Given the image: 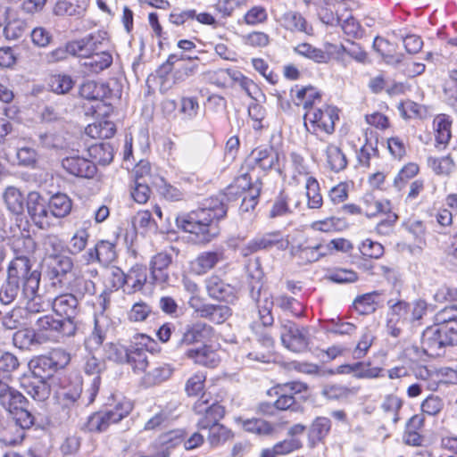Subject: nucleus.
Returning <instances> with one entry per match:
<instances>
[{
  "mask_svg": "<svg viewBox=\"0 0 457 457\" xmlns=\"http://www.w3.org/2000/svg\"><path fill=\"white\" fill-rule=\"evenodd\" d=\"M224 198H211L204 207L176 217L178 228L194 235L197 243H209L219 234L216 220L227 214Z\"/></svg>",
  "mask_w": 457,
  "mask_h": 457,
  "instance_id": "f257e3e1",
  "label": "nucleus"
},
{
  "mask_svg": "<svg viewBox=\"0 0 457 457\" xmlns=\"http://www.w3.org/2000/svg\"><path fill=\"white\" fill-rule=\"evenodd\" d=\"M41 274L37 270H31V262L26 255H16L10 262L7 278L22 286L21 293L24 297H33L39 288Z\"/></svg>",
  "mask_w": 457,
  "mask_h": 457,
  "instance_id": "f03ea898",
  "label": "nucleus"
},
{
  "mask_svg": "<svg viewBox=\"0 0 457 457\" xmlns=\"http://www.w3.org/2000/svg\"><path fill=\"white\" fill-rule=\"evenodd\" d=\"M100 378L92 379L90 387L82 395V382L78 380L62 388L59 394V403L62 409L68 410V415H77L78 409L89 405L95 401L99 391Z\"/></svg>",
  "mask_w": 457,
  "mask_h": 457,
  "instance_id": "7ed1b4c3",
  "label": "nucleus"
},
{
  "mask_svg": "<svg viewBox=\"0 0 457 457\" xmlns=\"http://www.w3.org/2000/svg\"><path fill=\"white\" fill-rule=\"evenodd\" d=\"M132 408V403L129 401H121L112 407L92 414L85 424V428L88 432H104L111 424L117 423L127 417Z\"/></svg>",
  "mask_w": 457,
  "mask_h": 457,
  "instance_id": "20e7f679",
  "label": "nucleus"
},
{
  "mask_svg": "<svg viewBox=\"0 0 457 457\" xmlns=\"http://www.w3.org/2000/svg\"><path fill=\"white\" fill-rule=\"evenodd\" d=\"M36 330L38 336H43L44 343L58 341L60 337H71L76 332V324L55 319L52 314L39 316L35 320Z\"/></svg>",
  "mask_w": 457,
  "mask_h": 457,
  "instance_id": "39448f33",
  "label": "nucleus"
},
{
  "mask_svg": "<svg viewBox=\"0 0 457 457\" xmlns=\"http://www.w3.org/2000/svg\"><path fill=\"white\" fill-rule=\"evenodd\" d=\"M193 410L197 417L195 425L199 430H206L220 423L225 415V408L216 401L211 402L205 394L195 403Z\"/></svg>",
  "mask_w": 457,
  "mask_h": 457,
  "instance_id": "423d86ee",
  "label": "nucleus"
},
{
  "mask_svg": "<svg viewBox=\"0 0 457 457\" xmlns=\"http://www.w3.org/2000/svg\"><path fill=\"white\" fill-rule=\"evenodd\" d=\"M457 345V334H450L436 325L428 327L421 336V347L429 356H438L446 345Z\"/></svg>",
  "mask_w": 457,
  "mask_h": 457,
  "instance_id": "0eeeda50",
  "label": "nucleus"
},
{
  "mask_svg": "<svg viewBox=\"0 0 457 457\" xmlns=\"http://www.w3.org/2000/svg\"><path fill=\"white\" fill-rule=\"evenodd\" d=\"M280 338L283 345L295 353H303L309 348V328L298 326L291 320H285L280 328Z\"/></svg>",
  "mask_w": 457,
  "mask_h": 457,
  "instance_id": "6e6552de",
  "label": "nucleus"
},
{
  "mask_svg": "<svg viewBox=\"0 0 457 457\" xmlns=\"http://www.w3.org/2000/svg\"><path fill=\"white\" fill-rule=\"evenodd\" d=\"M288 246V241L285 239L280 231H271L257 235L240 248V253L249 256L259 251H268L272 248L283 251Z\"/></svg>",
  "mask_w": 457,
  "mask_h": 457,
  "instance_id": "1a4fd4ad",
  "label": "nucleus"
},
{
  "mask_svg": "<svg viewBox=\"0 0 457 457\" xmlns=\"http://www.w3.org/2000/svg\"><path fill=\"white\" fill-rule=\"evenodd\" d=\"M154 341L145 334H137L133 345L128 349V357L125 362L129 364L135 372H145L148 367L149 345Z\"/></svg>",
  "mask_w": 457,
  "mask_h": 457,
  "instance_id": "9d476101",
  "label": "nucleus"
},
{
  "mask_svg": "<svg viewBox=\"0 0 457 457\" xmlns=\"http://www.w3.org/2000/svg\"><path fill=\"white\" fill-rule=\"evenodd\" d=\"M27 210L31 220L39 228H48L52 225L48 202L37 192H30L28 195Z\"/></svg>",
  "mask_w": 457,
  "mask_h": 457,
  "instance_id": "9b49d317",
  "label": "nucleus"
},
{
  "mask_svg": "<svg viewBox=\"0 0 457 457\" xmlns=\"http://www.w3.org/2000/svg\"><path fill=\"white\" fill-rule=\"evenodd\" d=\"M303 120L306 128V120H309L312 125L328 134H331L335 130V122L338 120L337 109L328 104H322L320 107L307 111Z\"/></svg>",
  "mask_w": 457,
  "mask_h": 457,
  "instance_id": "f8f14e48",
  "label": "nucleus"
},
{
  "mask_svg": "<svg viewBox=\"0 0 457 457\" xmlns=\"http://www.w3.org/2000/svg\"><path fill=\"white\" fill-rule=\"evenodd\" d=\"M106 36V32L96 31L80 39L69 42L70 54L86 59L99 49L104 41L107 39Z\"/></svg>",
  "mask_w": 457,
  "mask_h": 457,
  "instance_id": "ddd939ff",
  "label": "nucleus"
},
{
  "mask_svg": "<svg viewBox=\"0 0 457 457\" xmlns=\"http://www.w3.org/2000/svg\"><path fill=\"white\" fill-rule=\"evenodd\" d=\"M116 258L115 244L108 240H99L94 247L89 248L83 255L87 264L98 262L104 266L111 264Z\"/></svg>",
  "mask_w": 457,
  "mask_h": 457,
  "instance_id": "4468645a",
  "label": "nucleus"
},
{
  "mask_svg": "<svg viewBox=\"0 0 457 457\" xmlns=\"http://www.w3.org/2000/svg\"><path fill=\"white\" fill-rule=\"evenodd\" d=\"M21 386L30 397L38 402L48 399L51 394L48 379L37 371H32V375L24 377Z\"/></svg>",
  "mask_w": 457,
  "mask_h": 457,
  "instance_id": "2eb2a0df",
  "label": "nucleus"
},
{
  "mask_svg": "<svg viewBox=\"0 0 457 457\" xmlns=\"http://www.w3.org/2000/svg\"><path fill=\"white\" fill-rule=\"evenodd\" d=\"M52 307L54 312L62 317L63 321L76 324V317L79 313V299L73 294H64L55 297Z\"/></svg>",
  "mask_w": 457,
  "mask_h": 457,
  "instance_id": "dca6fc26",
  "label": "nucleus"
},
{
  "mask_svg": "<svg viewBox=\"0 0 457 457\" xmlns=\"http://www.w3.org/2000/svg\"><path fill=\"white\" fill-rule=\"evenodd\" d=\"M62 166L70 174L81 178H92L96 172V166L93 162L79 156L64 158Z\"/></svg>",
  "mask_w": 457,
  "mask_h": 457,
  "instance_id": "f3484780",
  "label": "nucleus"
},
{
  "mask_svg": "<svg viewBox=\"0 0 457 457\" xmlns=\"http://www.w3.org/2000/svg\"><path fill=\"white\" fill-rule=\"evenodd\" d=\"M213 336V328L206 323L197 321L187 325L182 337L178 342L179 345H191L197 342H204Z\"/></svg>",
  "mask_w": 457,
  "mask_h": 457,
  "instance_id": "a211bd4d",
  "label": "nucleus"
},
{
  "mask_svg": "<svg viewBox=\"0 0 457 457\" xmlns=\"http://www.w3.org/2000/svg\"><path fill=\"white\" fill-rule=\"evenodd\" d=\"M26 403L27 400L21 392L10 386L7 381L0 379V405L4 410L12 413Z\"/></svg>",
  "mask_w": 457,
  "mask_h": 457,
  "instance_id": "6ab92c4d",
  "label": "nucleus"
},
{
  "mask_svg": "<svg viewBox=\"0 0 457 457\" xmlns=\"http://www.w3.org/2000/svg\"><path fill=\"white\" fill-rule=\"evenodd\" d=\"M224 259L221 251H208L201 253L190 263L191 270L196 275H204L213 269Z\"/></svg>",
  "mask_w": 457,
  "mask_h": 457,
  "instance_id": "aec40b11",
  "label": "nucleus"
},
{
  "mask_svg": "<svg viewBox=\"0 0 457 457\" xmlns=\"http://www.w3.org/2000/svg\"><path fill=\"white\" fill-rule=\"evenodd\" d=\"M172 262V255L167 252H161L152 257L150 270L153 279L156 283H167L170 276L167 269Z\"/></svg>",
  "mask_w": 457,
  "mask_h": 457,
  "instance_id": "412c9836",
  "label": "nucleus"
},
{
  "mask_svg": "<svg viewBox=\"0 0 457 457\" xmlns=\"http://www.w3.org/2000/svg\"><path fill=\"white\" fill-rule=\"evenodd\" d=\"M382 369L371 367L370 363L358 361L353 364H344L337 367L338 374H353L356 378H376L381 376Z\"/></svg>",
  "mask_w": 457,
  "mask_h": 457,
  "instance_id": "4be33fe9",
  "label": "nucleus"
},
{
  "mask_svg": "<svg viewBox=\"0 0 457 457\" xmlns=\"http://www.w3.org/2000/svg\"><path fill=\"white\" fill-rule=\"evenodd\" d=\"M205 287L209 296L212 298L228 302L234 297V288L218 276L209 277L205 280Z\"/></svg>",
  "mask_w": 457,
  "mask_h": 457,
  "instance_id": "5701e85b",
  "label": "nucleus"
},
{
  "mask_svg": "<svg viewBox=\"0 0 457 457\" xmlns=\"http://www.w3.org/2000/svg\"><path fill=\"white\" fill-rule=\"evenodd\" d=\"M253 340L256 341L257 345H260L262 350L251 351L247 353V357L253 361L264 362L268 357L267 353H269L273 347L274 340L266 329L260 326L256 327Z\"/></svg>",
  "mask_w": 457,
  "mask_h": 457,
  "instance_id": "b1692460",
  "label": "nucleus"
},
{
  "mask_svg": "<svg viewBox=\"0 0 457 457\" xmlns=\"http://www.w3.org/2000/svg\"><path fill=\"white\" fill-rule=\"evenodd\" d=\"M249 159L263 170L275 169L278 163L279 154L272 146L256 148L252 151Z\"/></svg>",
  "mask_w": 457,
  "mask_h": 457,
  "instance_id": "393cba45",
  "label": "nucleus"
},
{
  "mask_svg": "<svg viewBox=\"0 0 457 457\" xmlns=\"http://www.w3.org/2000/svg\"><path fill=\"white\" fill-rule=\"evenodd\" d=\"M278 21L282 28L292 33L309 34L312 28L308 26L305 18L298 12L287 11L281 15Z\"/></svg>",
  "mask_w": 457,
  "mask_h": 457,
  "instance_id": "a878e982",
  "label": "nucleus"
},
{
  "mask_svg": "<svg viewBox=\"0 0 457 457\" xmlns=\"http://www.w3.org/2000/svg\"><path fill=\"white\" fill-rule=\"evenodd\" d=\"M186 355L195 363L209 368L217 366L220 361L218 353L206 345L199 348L189 349Z\"/></svg>",
  "mask_w": 457,
  "mask_h": 457,
  "instance_id": "bb28decb",
  "label": "nucleus"
},
{
  "mask_svg": "<svg viewBox=\"0 0 457 457\" xmlns=\"http://www.w3.org/2000/svg\"><path fill=\"white\" fill-rule=\"evenodd\" d=\"M112 90L108 84L94 80L85 81L79 87L81 97L88 100H104L111 96Z\"/></svg>",
  "mask_w": 457,
  "mask_h": 457,
  "instance_id": "cd10ccee",
  "label": "nucleus"
},
{
  "mask_svg": "<svg viewBox=\"0 0 457 457\" xmlns=\"http://www.w3.org/2000/svg\"><path fill=\"white\" fill-rule=\"evenodd\" d=\"M44 337L38 336L37 331L32 328L17 330L13 334V343L21 349H31L44 344Z\"/></svg>",
  "mask_w": 457,
  "mask_h": 457,
  "instance_id": "c85d7f7f",
  "label": "nucleus"
},
{
  "mask_svg": "<svg viewBox=\"0 0 457 457\" xmlns=\"http://www.w3.org/2000/svg\"><path fill=\"white\" fill-rule=\"evenodd\" d=\"M435 325L450 334H457V305L446 306L435 315Z\"/></svg>",
  "mask_w": 457,
  "mask_h": 457,
  "instance_id": "c756f323",
  "label": "nucleus"
},
{
  "mask_svg": "<svg viewBox=\"0 0 457 457\" xmlns=\"http://www.w3.org/2000/svg\"><path fill=\"white\" fill-rule=\"evenodd\" d=\"M294 101L296 105H302L307 112L313 110L321 103V95L315 87L308 86L296 91Z\"/></svg>",
  "mask_w": 457,
  "mask_h": 457,
  "instance_id": "7c9ffc66",
  "label": "nucleus"
},
{
  "mask_svg": "<svg viewBox=\"0 0 457 457\" xmlns=\"http://www.w3.org/2000/svg\"><path fill=\"white\" fill-rule=\"evenodd\" d=\"M112 63V56L110 53L102 51L100 53L95 52L85 59L82 66L87 72L99 73L104 70L109 68Z\"/></svg>",
  "mask_w": 457,
  "mask_h": 457,
  "instance_id": "2f4dec72",
  "label": "nucleus"
},
{
  "mask_svg": "<svg viewBox=\"0 0 457 457\" xmlns=\"http://www.w3.org/2000/svg\"><path fill=\"white\" fill-rule=\"evenodd\" d=\"M295 196V194L288 195L284 191L280 192L272 204V207L270 211V217L276 218L290 213L292 211L289 205V202H293L295 208L299 207L301 200L294 199Z\"/></svg>",
  "mask_w": 457,
  "mask_h": 457,
  "instance_id": "473e14b6",
  "label": "nucleus"
},
{
  "mask_svg": "<svg viewBox=\"0 0 457 457\" xmlns=\"http://www.w3.org/2000/svg\"><path fill=\"white\" fill-rule=\"evenodd\" d=\"M88 154L92 162L100 165H108L113 159L114 149L110 143L95 144L88 147Z\"/></svg>",
  "mask_w": 457,
  "mask_h": 457,
  "instance_id": "72a5a7b5",
  "label": "nucleus"
},
{
  "mask_svg": "<svg viewBox=\"0 0 457 457\" xmlns=\"http://www.w3.org/2000/svg\"><path fill=\"white\" fill-rule=\"evenodd\" d=\"M391 212V204L386 199H376L371 195H366L363 198V213L367 217H373L380 213Z\"/></svg>",
  "mask_w": 457,
  "mask_h": 457,
  "instance_id": "f704fd0d",
  "label": "nucleus"
},
{
  "mask_svg": "<svg viewBox=\"0 0 457 457\" xmlns=\"http://www.w3.org/2000/svg\"><path fill=\"white\" fill-rule=\"evenodd\" d=\"M146 282V271L142 267H133L127 273L126 288L123 289L127 294H133L143 288Z\"/></svg>",
  "mask_w": 457,
  "mask_h": 457,
  "instance_id": "c9c22d12",
  "label": "nucleus"
},
{
  "mask_svg": "<svg viewBox=\"0 0 457 457\" xmlns=\"http://www.w3.org/2000/svg\"><path fill=\"white\" fill-rule=\"evenodd\" d=\"M48 207L52 217L63 218L71 212V201L64 194H56L48 201Z\"/></svg>",
  "mask_w": 457,
  "mask_h": 457,
  "instance_id": "e433bc0d",
  "label": "nucleus"
},
{
  "mask_svg": "<svg viewBox=\"0 0 457 457\" xmlns=\"http://www.w3.org/2000/svg\"><path fill=\"white\" fill-rule=\"evenodd\" d=\"M116 132V126L111 120H99L86 128V134L92 138H111Z\"/></svg>",
  "mask_w": 457,
  "mask_h": 457,
  "instance_id": "4c0bfd02",
  "label": "nucleus"
},
{
  "mask_svg": "<svg viewBox=\"0 0 457 457\" xmlns=\"http://www.w3.org/2000/svg\"><path fill=\"white\" fill-rule=\"evenodd\" d=\"M326 159L328 167L335 172H339L345 170L347 165L345 154L335 145H328L327 146Z\"/></svg>",
  "mask_w": 457,
  "mask_h": 457,
  "instance_id": "58836bf2",
  "label": "nucleus"
},
{
  "mask_svg": "<svg viewBox=\"0 0 457 457\" xmlns=\"http://www.w3.org/2000/svg\"><path fill=\"white\" fill-rule=\"evenodd\" d=\"M206 430H208L207 441L211 447L220 446L233 437L232 431L220 423H218Z\"/></svg>",
  "mask_w": 457,
  "mask_h": 457,
  "instance_id": "ea45409f",
  "label": "nucleus"
},
{
  "mask_svg": "<svg viewBox=\"0 0 457 457\" xmlns=\"http://www.w3.org/2000/svg\"><path fill=\"white\" fill-rule=\"evenodd\" d=\"M452 120L446 114H439L434 120L436 140L438 144L446 145L451 138Z\"/></svg>",
  "mask_w": 457,
  "mask_h": 457,
  "instance_id": "a19ab883",
  "label": "nucleus"
},
{
  "mask_svg": "<svg viewBox=\"0 0 457 457\" xmlns=\"http://www.w3.org/2000/svg\"><path fill=\"white\" fill-rule=\"evenodd\" d=\"M428 303L424 300H417L409 303L407 315L405 316L406 324L411 326H420L421 320L427 314Z\"/></svg>",
  "mask_w": 457,
  "mask_h": 457,
  "instance_id": "79ce46f5",
  "label": "nucleus"
},
{
  "mask_svg": "<svg viewBox=\"0 0 457 457\" xmlns=\"http://www.w3.org/2000/svg\"><path fill=\"white\" fill-rule=\"evenodd\" d=\"M173 369L170 364L159 365L145 374L144 382L146 386L161 384L170 378Z\"/></svg>",
  "mask_w": 457,
  "mask_h": 457,
  "instance_id": "37998d69",
  "label": "nucleus"
},
{
  "mask_svg": "<svg viewBox=\"0 0 457 457\" xmlns=\"http://www.w3.org/2000/svg\"><path fill=\"white\" fill-rule=\"evenodd\" d=\"M327 50L330 53H336L338 55L346 54L359 62L364 63L368 60V55L358 45L352 43L351 47H346L344 45H332L327 46Z\"/></svg>",
  "mask_w": 457,
  "mask_h": 457,
  "instance_id": "c03bdc74",
  "label": "nucleus"
},
{
  "mask_svg": "<svg viewBox=\"0 0 457 457\" xmlns=\"http://www.w3.org/2000/svg\"><path fill=\"white\" fill-rule=\"evenodd\" d=\"M381 294L378 291L368 293L358 296L354 300L355 309L361 314L375 312L377 305L379 304V296Z\"/></svg>",
  "mask_w": 457,
  "mask_h": 457,
  "instance_id": "a18cd8bd",
  "label": "nucleus"
},
{
  "mask_svg": "<svg viewBox=\"0 0 457 457\" xmlns=\"http://www.w3.org/2000/svg\"><path fill=\"white\" fill-rule=\"evenodd\" d=\"M4 203L10 212L14 214H21L24 210V197L15 187L6 188L4 194Z\"/></svg>",
  "mask_w": 457,
  "mask_h": 457,
  "instance_id": "49530a36",
  "label": "nucleus"
},
{
  "mask_svg": "<svg viewBox=\"0 0 457 457\" xmlns=\"http://www.w3.org/2000/svg\"><path fill=\"white\" fill-rule=\"evenodd\" d=\"M71 287L73 295L78 299L83 298L86 295H94L96 293L95 283L91 279L86 278L83 275L76 276L71 284Z\"/></svg>",
  "mask_w": 457,
  "mask_h": 457,
  "instance_id": "de8ad7c7",
  "label": "nucleus"
},
{
  "mask_svg": "<svg viewBox=\"0 0 457 457\" xmlns=\"http://www.w3.org/2000/svg\"><path fill=\"white\" fill-rule=\"evenodd\" d=\"M307 204L311 209H319L322 206L323 200L320 193V185L316 179L308 177L305 183Z\"/></svg>",
  "mask_w": 457,
  "mask_h": 457,
  "instance_id": "09e8293b",
  "label": "nucleus"
},
{
  "mask_svg": "<svg viewBox=\"0 0 457 457\" xmlns=\"http://www.w3.org/2000/svg\"><path fill=\"white\" fill-rule=\"evenodd\" d=\"M73 86L72 78L66 74H54L50 76L48 79V87L55 94H67Z\"/></svg>",
  "mask_w": 457,
  "mask_h": 457,
  "instance_id": "8fccbe9b",
  "label": "nucleus"
},
{
  "mask_svg": "<svg viewBox=\"0 0 457 457\" xmlns=\"http://www.w3.org/2000/svg\"><path fill=\"white\" fill-rule=\"evenodd\" d=\"M331 428L330 420L326 417H317L309 429V438L311 441H321L329 432Z\"/></svg>",
  "mask_w": 457,
  "mask_h": 457,
  "instance_id": "3c124183",
  "label": "nucleus"
},
{
  "mask_svg": "<svg viewBox=\"0 0 457 457\" xmlns=\"http://www.w3.org/2000/svg\"><path fill=\"white\" fill-rule=\"evenodd\" d=\"M205 311L203 318L216 324L223 323L231 315L230 308L221 304H208Z\"/></svg>",
  "mask_w": 457,
  "mask_h": 457,
  "instance_id": "603ef678",
  "label": "nucleus"
},
{
  "mask_svg": "<svg viewBox=\"0 0 457 457\" xmlns=\"http://www.w3.org/2000/svg\"><path fill=\"white\" fill-rule=\"evenodd\" d=\"M295 51L306 58H309L316 62L323 63L327 62L329 59L328 54L323 50L314 47L308 43L299 44L295 47Z\"/></svg>",
  "mask_w": 457,
  "mask_h": 457,
  "instance_id": "864d4df0",
  "label": "nucleus"
},
{
  "mask_svg": "<svg viewBox=\"0 0 457 457\" xmlns=\"http://www.w3.org/2000/svg\"><path fill=\"white\" fill-rule=\"evenodd\" d=\"M53 259V262L51 263V273L54 278H61L64 277L66 274L71 271L73 268V261L71 258L65 255H59Z\"/></svg>",
  "mask_w": 457,
  "mask_h": 457,
  "instance_id": "5fc2aeb1",
  "label": "nucleus"
},
{
  "mask_svg": "<svg viewBox=\"0 0 457 457\" xmlns=\"http://www.w3.org/2000/svg\"><path fill=\"white\" fill-rule=\"evenodd\" d=\"M275 303L278 307L290 312L293 316L301 317L303 313V304L294 297L281 295L276 298Z\"/></svg>",
  "mask_w": 457,
  "mask_h": 457,
  "instance_id": "6e6d98bb",
  "label": "nucleus"
},
{
  "mask_svg": "<svg viewBox=\"0 0 457 457\" xmlns=\"http://www.w3.org/2000/svg\"><path fill=\"white\" fill-rule=\"evenodd\" d=\"M355 388H348L341 385H326L322 387L321 395L329 400L347 398L356 394Z\"/></svg>",
  "mask_w": 457,
  "mask_h": 457,
  "instance_id": "4d7b16f0",
  "label": "nucleus"
},
{
  "mask_svg": "<svg viewBox=\"0 0 457 457\" xmlns=\"http://www.w3.org/2000/svg\"><path fill=\"white\" fill-rule=\"evenodd\" d=\"M29 27L25 21L21 19H13L7 22L4 29V34L8 40H17L21 38L28 30Z\"/></svg>",
  "mask_w": 457,
  "mask_h": 457,
  "instance_id": "13d9d810",
  "label": "nucleus"
},
{
  "mask_svg": "<svg viewBox=\"0 0 457 457\" xmlns=\"http://www.w3.org/2000/svg\"><path fill=\"white\" fill-rule=\"evenodd\" d=\"M428 164L437 175H449L454 169V162L450 155L441 158L428 157Z\"/></svg>",
  "mask_w": 457,
  "mask_h": 457,
  "instance_id": "bf43d9fd",
  "label": "nucleus"
},
{
  "mask_svg": "<svg viewBox=\"0 0 457 457\" xmlns=\"http://www.w3.org/2000/svg\"><path fill=\"white\" fill-rule=\"evenodd\" d=\"M257 305L259 310L260 320L264 328L271 326L274 319L271 314V310L274 305L272 298L267 295H264L263 299L257 300Z\"/></svg>",
  "mask_w": 457,
  "mask_h": 457,
  "instance_id": "052dcab7",
  "label": "nucleus"
},
{
  "mask_svg": "<svg viewBox=\"0 0 457 457\" xmlns=\"http://www.w3.org/2000/svg\"><path fill=\"white\" fill-rule=\"evenodd\" d=\"M128 349L118 343H107L104 346V356L112 361L125 363L126 357H128Z\"/></svg>",
  "mask_w": 457,
  "mask_h": 457,
  "instance_id": "680f3d73",
  "label": "nucleus"
},
{
  "mask_svg": "<svg viewBox=\"0 0 457 457\" xmlns=\"http://www.w3.org/2000/svg\"><path fill=\"white\" fill-rule=\"evenodd\" d=\"M89 238V233L86 228L78 229L70 240L69 253L77 255L85 250Z\"/></svg>",
  "mask_w": 457,
  "mask_h": 457,
  "instance_id": "e2e57ef3",
  "label": "nucleus"
},
{
  "mask_svg": "<svg viewBox=\"0 0 457 457\" xmlns=\"http://www.w3.org/2000/svg\"><path fill=\"white\" fill-rule=\"evenodd\" d=\"M243 428L247 432L254 433L260 436L270 435L273 430L272 426L262 419L245 420L243 422Z\"/></svg>",
  "mask_w": 457,
  "mask_h": 457,
  "instance_id": "0e129e2a",
  "label": "nucleus"
},
{
  "mask_svg": "<svg viewBox=\"0 0 457 457\" xmlns=\"http://www.w3.org/2000/svg\"><path fill=\"white\" fill-rule=\"evenodd\" d=\"M20 291L21 286L7 278L0 288V302L5 305L12 303L18 296Z\"/></svg>",
  "mask_w": 457,
  "mask_h": 457,
  "instance_id": "69168bd1",
  "label": "nucleus"
},
{
  "mask_svg": "<svg viewBox=\"0 0 457 457\" xmlns=\"http://www.w3.org/2000/svg\"><path fill=\"white\" fill-rule=\"evenodd\" d=\"M150 188L142 176L136 175L135 186L132 189L131 195L138 204H145L150 196Z\"/></svg>",
  "mask_w": 457,
  "mask_h": 457,
  "instance_id": "338daca9",
  "label": "nucleus"
},
{
  "mask_svg": "<svg viewBox=\"0 0 457 457\" xmlns=\"http://www.w3.org/2000/svg\"><path fill=\"white\" fill-rule=\"evenodd\" d=\"M443 91L448 101L457 102V69L449 70L448 78L443 84Z\"/></svg>",
  "mask_w": 457,
  "mask_h": 457,
  "instance_id": "774afa93",
  "label": "nucleus"
}]
</instances>
